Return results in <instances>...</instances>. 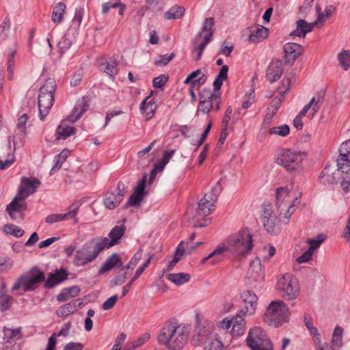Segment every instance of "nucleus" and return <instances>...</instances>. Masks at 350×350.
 <instances>
[{
    "instance_id": "1",
    "label": "nucleus",
    "mask_w": 350,
    "mask_h": 350,
    "mask_svg": "<svg viewBox=\"0 0 350 350\" xmlns=\"http://www.w3.org/2000/svg\"><path fill=\"white\" fill-rule=\"evenodd\" d=\"M253 230L243 228L229 235L224 242L218 245L208 256L202 259L204 264L211 260V265L221 262L226 252H229L237 260H241L251 253L254 248Z\"/></svg>"
},
{
    "instance_id": "2",
    "label": "nucleus",
    "mask_w": 350,
    "mask_h": 350,
    "mask_svg": "<svg viewBox=\"0 0 350 350\" xmlns=\"http://www.w3.org/2000/svg\"><path fill=\"white\" fill-rule=\"evenodd\" d=\"M189 334L187 327L167 322L158 335V341L170 350H181L188 340Z\"/></svg>"
},
{
    "instance_id": "3",
    "label": "nucleus",
    "mask_w": 350,
    "mask_h": 350,
    "mask_svg": "<svg viewBox=\"0 0 350 350\" xmlns=\"http://www.w3.org/2000/svg\"><path fill=\"white\" fill-rule=\"evenodd\" d=\"M90 104L85 98L79 99L72 113L68 116L66 120L62 121L56 129L57 139H66L70 136L74 135L76 132L75 127L67 124V122L74 123L81 118L83 114L88 111Z\"/></svg>"
},
{
    "instance_id": "4",
    "label": "nucleus",
    "mask_w": 350,
    "mask_h": 350,
    "mask_svg": "<svg viewBox=\"0 0 350 350\" xmlns=\"http://www.w3.org/2000/svg\"><path fill=\"white\" fill-rule=\"evenodd\" d=\"M214 204V200L211 199V194H205L198 202L197 208H195L193 206H189L187 208L186 217L188 219L194 220L193 226L195 227L206 226L210 220L204 219V217L213 211Z\"/></svg>"
},
{
    "instance_id": "5",
    "label": "nucleus",
    "mask_w": 350,
    "mask_h": 350,
    "mask_svg": "<svg viewBox=\"0 0 350 350\" xmlns=\"http://www.w3.org/2000/svg\"><path fill=\"white\" fill-rule=\"evenodd\" d=\"M106 248L102 243L100 237L92 239L76 252L74 263L78 267L84 266L94 260Z\"/></svg>"
},
{
    "instance_id": "6",
    "label": "nucleus",
    "mask_w": 350,
    "mask_h": 350,
    "mask_svg": "<svg viewBox=\"0 0 350 350\" xmlns=\"http://www.w3.org/2000/svg\"><path fill=\"white\" fill-rule=\"evenodd\" d=\"M342 171L340 167L336 168L334 165L327 164L319 177V182L327 185L336 184L340 180L342 190L348 193L350 191V172Z\"/></svg>"
},
{
    "instance_id": "7",
    "label": "nucleus",
    "mask_w": 350,
    "mask_h": 350,
    "mask_svg": "<svg viewBox=\"0 0 350 350\" xmlns=\"http://www.w3.org/2000/svg\"><path fill=\"white\" fill-rule=\"evenodd\" d=\"M297 199L291 196L285 187H279L276 190V207L280 220L285 224L295 211V202Z\"/></svg>"
},
{
    "instance_id": "8",
    "label": "nucleus",
    "mask_w": 350,
    "mask_h": 350,
    "mask_svg": "<svg viewBox=\"0 0 350 350\" xmlns=\"http://www.w3.org/2000/svg\"><path fill=\"white\" fill-rule=\"evenodd\" d=\"M288 316L289 310L284 301H272L266 310L264 321L270 326L278 327L288 321Z\"/></svg>"
},
{
    "instance_id": "9",
    "label": "nucleus",
    "mask_w": 350,
    "mask_h": 350,
    "mask_svg": "<svg viewBox=\"0 0 350 350\" xmlns=\"http://www.w3.org/2000/svg\"><path fill=\"white\" fill-rule=\"evenodd\" d=\"M44 273L37 268L32 269L28 273L18 278L12 288V291L15 292L23 288V291H33L39 286V284L44 281Z\"/></svg>"
},
{
    "instance_id": "10",
    "label": "nucleus",
    "mask_w": 350,
    "mask_h": 350,
    "mask_svg": "<svg viewBox=\"0 0 350 350\" xmlns=\"http://www.w3.org/2000/svg\"><path fill=\"white\" fill-rule=\"evenodd\" d=\"M228 67L225 65L221 67L218 75H217L214 82V92H212L210 90H204L202 93L200 94V98H208L211 99L213 106L211 110H215L216 111H219L220 109V103L221 101L220 93L219 91L221 89V87L223 84L224 80L227 79L228 77Z\"/></svg>"
},
{
    "instance_id": "11",
    "label": "nucleus",
    "mask_w": 350,
    "mask_h": 350,
    "mask_svg": "<svg viewBox=\"0 0 350 350\" xmlns=\"http://www.w3.org/2000/svg\"><path fill=\"white\" fill-rule=\"evenodd\" d=\"M277 287L282 297L288 300L296 299L299 293V282L297 278L289 273L282 275L278 279Z\"/></svg>"
},
{
    "instance_id": "12",
    "label": "nucleus",
    "mask_w": 350,
    "mask_h": 350,
    "mask_svg": "<svg viewBox=\"0 0 350 350\" xmlns=\"http://www.w3.org/2000/svg\"><path fill=\"white\" fill-rule=\"evenodd\" d=\"M305 154L288 149L282 150L277 159V163L283 166L286 171L292 173L301 167Z\"/></svg>"
},
{
    "instance_id": "13",
    "label": "nucleus",
    "mask_w": 350,
    "mask_h": 350,
    "mask_svg": "<svg viewBox=\"0 0 350 350\" xmlns=\"http://www.w3.org/2000/svg\"><path fill=\"white\" fill-rule=\"evenodd\" d=\"M247 344L252 350H273V345L266 332L260 327L250 329Z\"/></svg>"
},
{
    "instance_id": "14",
    "label": "nucleus",
    "mask_w": 350,
    "mask_h": 350,
    "mask_svg": "<svg viewBox=\"0 0 350 350\" xmlns=\"http://www.w3.org/2000/svg\"><path fill=\"white\" fill-rule=\"evenodd\" d=\"M317 12L318 14L317 20L313 23H308L303 19H299L297 21V29L293 31V34L299 37H304L308 32L312 30L314 25L320 24L323 25L325 21L326 18L329 17L335 11V8L333 5L327 6L325 10V14L321 12V9L317 5Z\"/></svg>"
},
{
    "instance_id": "15",
    "label": "nucleus",
    "mask_w": 350,
    "mask_h": 350,
    "mask_svg": "<svg viewBox=\"0 0 350 350\" xmlns=\"http://www.w3.org/2000/svg\"><path fill=\"white\" fill-rule=\"evenodd\" d=\"M217 334V332H214L213 323L208 321H204L196 327L192 342L196 346L204 345L215 337Z\"/></svg>"
},
{
    "instance_id": "16",
    "label": "nucleus",
    "mask_w": 350,
    "mask_h": 350,
    "mask_svg": "<svg viewBox=\"0 0 350 350\" xmlns=\"http://www.w3.org/2000/svg\"><path fill=\"white\" fill-rule=\"evenodd\" d=\"M125 193L126 187L121 181L110 187L103 200L106 208L113 210L118 206L123 200Z\"/></svg>"
},
{
    "instance_id": "17",
    "label": "nucleus",
    "mask_w": 350,
    "mask_h": 350,
    "mask_svg": "<svg viewBox=\"0 0 350 350\" xmlns=\"http://www.w3.org/2000/svg\"><path fill=\"white\" fill-rule=\"evenodd\" d=\"M25 200V197L21 196L18 193L12 201L7 206L6 210L12 219L17 221L23 219V212L27 208Z\"/></svg>"
},
{
    "instance_id": "18",
    "label": "nucleus",
    "mask_w": 350,
    "mask_h": 350,
    "mask_svg": "<svg viewBox=\"0 0 350 350\" xmlns=\"http://www.w3.org/2000/svg\"><path fill=\"white\" fill-rule=\"evenodd\" d=\"M3 333L2 344L4 350H14L16 341L22 338V328L11 329L4 327Z\"/></svg>"
},
{
    "instance_id": "19",
    "label": "nucleus",
    "mask_w": 350,
    "mask_h": 350,
    "mask_svg": "<svg viewBox=\"0 0 350 350\" xmlns=\"http://www.w3.org/2000/svg\"><path fill=\"white\" fill-rule=\"evenodd\" d=\"M147 181V176L144 175L142 178L139 181L137 187L135 188L134 192L129 197V200L124 206V208L129 206H138L140 205L144 196L145 186Z\"/></svg>"
},
{
    "instance_id": "20",
    "label": "nucleus",
    "mask_w": 350,
    "mask_h": 350,
    "mask_svg": "<svg viewBox=\"0 0 350 350\" xmlns=\"http://www.w3.org/2000/svg\"><path fill=\"white\" fill-rule=\"evenodd\" d=\"M336 161L337 165L342 172H350V139L341 144Z\"/></svg>"
},
{
    "instance_id": "21",
    "label": "nucleus",
    "mask_w": 350,
    "mask_h": 350,
    "mask_svg": "<svg viewBox=\"0 0 350 350\" xmlns=\"http://www.w3.org/2000/svg\"><path fill=\"white\" fill-rule=\"evenodd\" d=\"M40 185V180L35 177H23L18 189V193L27 198L34 193Z\"/></svg>"
},
{
    "instance_id": "22",
    "label": "nucleus",
    "mask_w": 350,
    "mask_h": 350,
    "mask_svg": "<svg viewBox=\"0 0 350 350\" xmlns=\"http://www.w3.org/2000/svg\"><path fill=\"white\" fill-rule=\"evenodd\" d=\"M241 298L244 303V307L241 313L244 315H252L254 314L258 304V297L252 291H244L241 294Z\"/></svg>"
},
{
    "instance_id": "23",
    "label": "nucleus",
    "mask_w": 350,
    "mask_h": 350,
    "mask_svg": "<svg viewBox=\"0 0 350 350\" xmlns=\"http://www.w3.org/2000/svg\"><path fill=\"white\" fill-rule=\"evenodd\" d=\"M125 231L126 226L124 224H122L120 226H116L111 229L109 234V238L100 237L105 247L107 249L118 244Z\"/></svg>"
},
{
    "instance_id": "24",
    "label": "nucleus",
    "mask_w": 350,
    "mask_h": 350,
    "mask_svg": "<svg viewBox=\"0 0 350 350\" xmlns=\"http://www.w3.org/2000/svg\"><path fill=\"white\" fill-rule=\"evenodd\" d=\"M80 204L78 202L72 203L68 208L69 211L64 214H51L46 217L45 221L47 224H53L54 223L66 220L67 218L76 217L77 211L79 208Z\"/></svg>"
},
{
    "instance_id": "25",
    "label": "nucleus",
    "mask_w": 350,
    "mask_h": 350,
    "mask_svg": "<svg viewBox=\"0 0 350 350\" xmlns=\"http://www.w3.org/2000/svg\"><path fill=\"white\" fill-rule=\"evenodd\" d=\"M284 59L286 64H293L296 59L301 55L303 49L300 44L288 42L283 47Z\"/></svg>"
},
{
    "instance_id": "26",
    "label": "nucleus",
    "mask_w": 350,
    "mask_h": 350,
    "mask_svg": "<svg viewBox=\"0 0 350 350\" xmlns=\"http://www.w3.org/2000/svg\"><path fill=\"white\" fill-rule=\"evenodd\" d=\"M54 100V95L39 94L38 104L39 107L40 119L41 120H44L46 116L48 115L50 109L53 105Z\"/></svg>"
},
{
    "instance_id": "27",
    "label": "nucleus",
    "mask_w": 350,
    "mask_h": 350,
    "mask_svg": "<svg viewBox=\"0 0 350 350\" xmlns=\"http://www.w3.org/2000/svg\"><path fill=\"white\" fill-rule=\"evenodd\" d=\"M28 117L27 114L23 113L18 119L16 129L13 135V144H17L18 142L22 143L26 136V123Z\"/></svg>"
},
{
    "instance_id": "28",
    "label": "nucleus",
    "mask_w": 350,
    "mask_h": 350,
    "mask_svg": "<svg viewBox=\"0 0 350 350\" xmlns=\"http://www.w3.org/2000/svg\"><path fill=\"white\" fill-rule=\"evenodd\" d=\"M247 31L249 33L248 40L253 43L262 40L269 33L268 29L262 25L249 27Z\"/></svg>"
},
{
    "instance_id": "29",
    "label": "nucleus",
    "mask_w": 350,
    "mask_h": 350,
    "mask_svg": "<svg viewBox=\"0 0 350 350\" xmlns=\"http://www.w3.org/2000/svg\"><path fill=\"white\" fill-rule=\"evenodd\" d=\"M283 66L280 61L272 62L268 66L266 77L273 83L279 79L282 74Z\"/></svg>"
},
{
    "instance_id": "30",
    "label": "nucleus",
    "mask_w": 350,
    "mask_h": 350,
    "mask_svg": "<svg viewBox=\"0 0 350 350\" xmlns=\"http://www.w3.org/2000/svg\"><path fill=\"white\" fill-rule=\"evenodd\" d=\"M123 265L120 256L114 253L109 256L100 267L98 273L103 274L115 267H122Z\"/></svg>"
},
{
    "instance_id": "31",
    "label": "nucleus",
    "mask_w": 350,
    "mask_h": 350,
    "mask_svg": "<svg viewBox=\"0 0 350 350\" xmlns=\"http://www.w3.org/2000/svg\"><path fill=\"white\" fill-rule=\"evenodd\" d=\"M68 278V273L64 269L56 270L55 273L49 274L44 286L48 288H52L56 284L62 282Z\"/></svg>"
},
{
    "instance_id": "32",
    "label": "nucleus",
    "mask_w": 350,
    "mask_h": 350,
    "mask_svg": "<svg viewBox=\"0 0 350 350\" xmlns=\"http://www.w3.org/2000/svg\"><path fill=\"white\" fill-rule=\"evenodd\" d=\"M81 302L80 299L73 300L66 304L60 306L56 311L59 317H66L69 314L74 313L77 310V307L80 306Z\"/></svg>"
},
{
    "instance_id": "33",
    "label": "nucleus",
    "mask_w": 350,
    "mask_h": 350,
    "mask_svg": "<svg viewBox=\"0 0 350 350\" xmlns=\"http://www.w3.org/2000/svg\"><path fill=\"white\" fill-rule=\"evenodd\" d=\"M212 37V33L209 32L204 35V38L202 42L199 44L197 43V41L195 43L194 47L193 49V55L194 57V59L196 61H198L201 59L202 53L208 44V43L211 41Z\"/></svg>"
},
{
    "instance_id": "34",
    "label": "nucleus",
    "mask_w": 350,
    "mask_h": 350,
    "mask_svg": "<svg viewBox=\"0 0 350 350\" xmlns=\"http://www.w3.org/2000/svg\"><path fill=\"white\" fill-rule=\"evenodd\" d=\"M204 350H226L228 345L222 341L220 334H217L215 337L204 344Z\"/></svg>"
},
{
    "instance_id": "35",
    "label": "nucleus",
    "mask_w": 350,
    "mask_h": 350,
    "mask_svg": "<svg viewBox=\"0 0 350 350\" xmlns=\"http://www.w3.org/2000/svg\"><path fill=\"white\" fill-rule=\"evenodd\" d=\"M100 70L105 72L111 77L116 75L118 72L117 63L112 59H106L105 62L100 64Z\"/></svg>"
},
{
    "instance_id": "36",
    "label": "nucleus",
    "mask_w": 350,
    "mask_h": 350,
    "mask_svg": "<svg viewBox=\"0 0 350 350\" xmlns=\"http://www.w3.org/2000/svg\"><path fill=\"white\" fill-rule=\"evenodd\" d=\"M66 5L59 2L57 3L53 8L51 20L55 23H59L63 20V16L66 10Z\"/></svg>"
},
{
    "instance_id": "37",
    "label": "nucleus",
    "mask_w": 350,
    "mask_h": 350,
    "mask_svg": "<svg viewBox=\"0 0 350 350\" xmlns=\"http://www.w3.org/2000/svg\"><path fill=\"white\" fill-rule=\"evenodd\" d=\"M185 8L180 5H174L165 13V18L167 20L179 19L183 16Z\"/></svg>"
},
{
    "instance_id": "38",
    "label": "nucleus",
    "mask_w": 350,
    "mask_h": 350,
    "mask_svg": "<svg viewBox=\"0 0 350 350\" xmlns=\"http://www.w3.org/2000/svg\"><path fill=\"white\" fill-rule=\"evenodd\" d=\"M265 230L270 234H277L280 232V227L278 225V219L276 216L269 218L262 221Z\"/></svg>"
},
{
    "instance_id": "39",
    "label": "nucleus",
    "mask_w": 350,
    "mask_h": 350,
    "mask_svg": "<svg viewBox=\"0 0 350 350\" xmlns=\"http://www.w3.org/2000/svg\"><path fill=\"white\" fill-rule=\"evenodd\" d=\"M342 333L343 329L339 326H336L334 330L332 341L329 344L331 347H335L337 350H340V348L342 345Z\"/></svg>"
},
{
    "instance_id": "40",
    "label": "nucleus",
    "mask_w": 350,
    "mask_h": 350,
    "mask_svg": "<svg viewBox=\"0 0 350 350\" xmlns=\"http://www.w3.org/2000/svg\"><path fill=\"white\" fill-rule=\"evenodd\" d=\"M56 82L54 79L49 78L40 88V94L42 95H54Z\"/></svg>"
},
{
    "instance_id": "41",
    "label": "nucleus",
    "mask_w": 350,
    "mask_h": 350,
    "mask_svg": "<svg viewBox=\"0 0 350 350\" xmlns=\"http://www.w3.org/2000/svg\"><path fill=\"white\" fill-rule=\"evenodd\" d=\"M167 279L176 285H181L187 282L190 279V275L188 273H169L166 276Z\"/></svg>"
},
{
    "instance_id": "42",
    "label": "nucleus",
    "mask_w": 350,
    "mask_h": 350,
    "mask_svg": "<svg viewBox=\"0 0 350 350\" xmlns=\"http://www.w3.org/2000/svg\"><path fill=\"white\" fill-rule=\"evenodd\" d=\"M140 111L144 114L147 120H150L154 113V105L144 100L140 105Z\"/></svg>"
},
{
    "instance_id": "43",
    "label": "nucleus",
    "mask_w": 350,
    "mask_h": 350,
    "mask_svg": "<svg viewBox=\"0 0 350 350\" xmlns=\"http://www.w3.org/2000/svg\"><path fill=\"white\" fill-rule=\"evenodd\" d=\"M326 239V235L323 234H319L317 237L313 239H308L307 240V243L309 245V248L310 251L313 253L316 250H317L320 245L323 243V242Z\"/></svg>"
},
{
    "instance_id": "44",
    "label": "nucleus",
    "mask_w": 350,
    "mask_h": 350,
    "mask_svg": "<svg viewBox=\"0 0 350 350\" xmlns=\"http://www.w3.org/2000/svg\"><path fill=\"white\" fill-rule=\"evenodd\" d=\"M3 232L7 234H11L18 238L21 237L24 234L23 229L11 224H7L3 226Z\"/></svg>"
},
{
    "instance_id": "45",
    "label": "nucleus",
    "mask_w": 350,
    "mask_h": 350,
    "mask_svg": "<svg viewBox=\"0 0 350 350\" xmlns=\"http://www.w3.org/2000/svg\"><path fill=\"white\" fill-rule=\"evenodd\" d=\"M338 59L345 70H347L350 68V53L349 51L343 50L338 53Z\"/></svg>"
},
{
    "instance_id": "46",
    "label": "nucleus",
    "mask_w": 350,
    "mask_h": 350,
    "mask_svg": "<svg viewBox=\"0 0 350 350\" xmlns=\"http://www.w3.org/2000/svg\"><path fill=\"white\" fill-rule=\"evenodd\" d=\"M245 331V323L243 319H240V323L233 324L231 333H225V335L231 339L232 336H239L243 335Z\"/></svg>"
},
{
    "instance_id": "47",
    "label": "nucleus",
    "mask_w": 350,
    "mask_h": 350,
    "mask_svg": "<svg viewBox=\"0 0 350 350\" xmlns=\"http://www.w3.org/2000/svg\"><path fill=\"white\" fill-rule=\"evenodd\" d=\"M213 103L211 100V99L208 98H200L197 113H199L200 112H202L203 113H208L211 111V109L213 108Z\"/></svg>"
},
{
    "instance_id": "48",
    "label": "nucleus",
    "mask_w": 350,
    "mask_h": 350,
    "mask_svg": "<svg viewBox=\"0 0 350 350\" xmlns=\"http://www.w3.org/2000/svg\"><path fill=\"white\" fill-rule=\"evenodd\" d=\"M290 133L289 126L287 124H283L279 126H275L269 129V133L270 135H278L281 137H286Z\"/></svg>"
},
{
    "instance_id": "49",
    "label": "nucleus",
    "mask_w": 350,
    "mask_h": 350,
    "mask_svg": "<svg viewBox=\"0 0 350 350\" xmlns=\"http://www.w3.org/2000/svg\"><path fill=\"white\" fill-rule=\"evenodd\" d=\"M149 9L154 12H159L163 10L165 0H146Z\"/></svg>"
},
{
    "instance_id": "50",
    "label": "nucleus",
    "mask_w": 350,
    "mask_h": 350,
    "mask_svg": "<svg viewBox=\"0 0 350 350\" xmlns=\"http://www.w3.org/2000/svg\"><path fill=\"white\" fill-rule=\"evenodd\" d=\"M214 24H215V22H214L213 18L210 17V18H205L203 25H202V31L198 35L199 37L204 38V35L209 32H211L212 35H213V27L214 26Z\"/></svg>"
},
{
    "instance_id": "51",
    "label": "nucleus",
    "mask_w": 350,
    "mask_h": 350,
    "mask_svg": "<svg viewBox=\"0 0 350 350\" xmlns=\"http://www.w3.org/2000/svg\"><path fill=\"white\" fill-rule=\"evenodd\" d=\"M325 95V91L322 90L317 92L316 96L311 99L314 100V105L312 107V111L314 113H316L319 110L321 105L323 102Z\"/></svg>"
},
{
    "instance_id": "52",
    "label": "nucleus",
    "mask_w": 350,
    "mask_h": 350,
    "mask_svg": "<svg viewBox=\"0 0 350 350\" xmlns=\"http://www.w3.org/2000/svg\"><path fill=\"white\" fill-rule=\"evenodd\" d=\"M13 265L14 262L11 258L0 256V273L10 271Z\"/></svg>"
},
{
    "instance_id": "53",
    "label": "nucleus",
    "mask_w": 350,
    "mask_h": 350,
    "mask_svg": "<svg viewBox=\"0 0 350 350\" xmlns=\"http://www.w3.org/2000/svg\"><path fill=\"white\" fill-rule=\"evenodd\" d=\"M174 53L160 55L156 58L154 64L158 66H166L174 57Z\"/></svg>"
},
{
    "instance_id": "54",
    "label": "nucleus",
    "mask_w": 350,
    "mask_h": 350,
    "mask_svg": "<svg viewBox=\"0 0 350 350\" xmlns=\"http://www.w3.org/2000/svg\"><path fill=\"white\" fill-rule=\"evenodd\" d=\"M16 52L14 51H11L10 57L8 60V79L10 81L13 79L14 77V56Z\"/></svg>"
},
{
    "instance_id": "55",
    "label": "nucleus",
    "mask_w": 350,
    "mask_h": 350,
    "mask_svg": "<svg viewBox=\"0 0 350 350\" xmlns=\"http://www.w3.org/2000/svg\"><path fill=\"white\" fill-rule=\"evenodd\" d=\"M142 256V250H139L138 252H137L134 256L131 258L129 262L126 266H122V269H133L136 265L138 263V262L140 260Z\"/></svg>"
},
{
    "instance_id": "56",
    "label": "nucleus",
    "mask_w": 350,
    "mask_h": 350,
    "mask_svg": "<svg viewBox=\"0 0 350 350\" xmlns=\"http://www.w3.org/2000/svg\"><path fill=\"white\" fill-rule=\"evenodd\" d=\"M72 46L71 40L66 37H63L58 43L59 53L62 55Z\"/></svg>"
},
{
    "instance_id": "57",
    "label": "nucleus",
    "mask_w": 350,
    "mask_h": 350,
    "mask_svg": "<svg viewBox=\"0 0 350 350\" xmlns=\"http://www.w3.org/2000/svg\"><path fill=\"white\" fill-rule=\"evenodd\" d=\"M276 216L272 209L271 204H264L261 213L262 221L267 220L269 218Z\"/></svg>"
},
{
    "instance_id": "58",
    "label": "nucleus",
    "mask_w": 350,
    "mask_h": 350,
    "mask_svg": "<svg viewBox=\"0 0 350 350\" xmlns=\"http://www.w3.org/2000/svg\"><path fill=\"white\" fill-rule=\"evenodd\" d=\"M10 21L5 18L0 25V42L4 40L7 37V31L10 29Z\"/></svg>"
},
{
    "instance_id": "59",
    "label": "nucleus",
    "mask_w": 350,
    "mask_h": 350,
    "mask_svg": "<svg viewBox=\"0 0 350 350\" xmlns=\"http://www.w3.org/2000/svg\"><path fill=\"white\" fill-rule=\"evenodd\" d=\"M13 303V297L12 296H4L0 299V309L1 311H5L10 309Z\"/></svg>"
},
{
    "instance_id": "60",
    "label": "nucleus",
    "mask_w": 350,
    "mask_h": 350,
    "mask_svg": "<svg viewBox=\"0 0 350 350\" xmlns=\"http://www.w3.org/2000/svg\"><path fill=\"white\" fill-rule=\"evenodd\" d=\"M150 337V334L145 333L143 335H142L137 340H134L131 342V347L132 349H135L137 347H139L142 346L143 344H144L146 342H147Z\"/></svg>"
},
{
    "instance_id": "61",
    "label": "nucleus",
    "mask_w": 350,
    "mask_h": 350,
    "mask_svg": "<svg viewBox=\"0 0 350 350\" xmlns=\"http://www.w3.org/2000/svg\"><path fill=\"white\" fill-rule=\"evenodd\" d=\"M232 319H228L227 318L220 321L218 325V330L220 332V335L222 334L221 332H224V334L228 333L226 331L232 326Z\"/></svg>"
},
{
    "instance_id": "62",
    "label": "nucleus",
    "mask_w": 350,
    "mask_h": 350,
    "mask_svg": "<svg viewBox=\"0 0 350 350\" xmlns=\"http://www.w3.org/2000/svg\"><path fill=\"white\" fill-rule=\"evenodd\" d=\"M221 190V185L219 182H217L215 185L212 187L211 192L207 193L206 194H211V199L214 200V202L215 203Z\"/></svg>"
},
{
    "instance_id": "63",
    "label": "nucleus",
    "mask_w": 350,
    "mask_h": 350,
    "mask_svg": "<svg viewBox=\"0 0 350 350\" xmlns=\"http://www.w3.org/2000/svg\"><path fill=\"white\" fill-rule=\"evenodd\" d=\"M168 80V77L164 75L155 77L153 81V86L156 88L163 87Z\"/></svg>"
},
{
    "instance_id": "64",
    "label": "nucleus",
    "mask_w": 350,
    "mask_h": 350,
    "mask_svg": "<svg viewBox=\"0 0 350 350\" xmlns=\"http://www.w3.org/2000/svg\"><path fill=\"white\" fill-rule=\"evenodd\" d=\"M118 300V295H115L108 298L102 306V308L105 310H108L112 308Z\"/></svg>"
}]
</instances>
